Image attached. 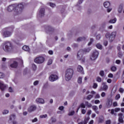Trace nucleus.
Here are the masks:
<instances>
[{
	"label": "nucleus",
	"mask_w": 124,
	"mask_h": 124,
	"mask_svg": "<svg viewBox=\"0 0 124 124\" xmlns=\"http://www.w3.org/2000/svg\"><path fill=\"white\" fill-rule=\"evenodd\" d=\"M15 8H17V10L18 12H22V10L24 9V5H23V4L21 3L18 4L16 7L15 4L10 5L7 8V10L9 12H12Z\"/></svg>",
	"instance_id": "1"
},
{
	"label": "nucleus",
	"mask_w": 124,
	"mask_h": 124,
	"mask_svg": "<svg viewBox=\"0 0 124 124\" xmlns=\"http://www.w3.org/2000/svg\"><path fill=\"white\" fill-rule=\"evenodd\" d=\"M3 50H4V52H6V53H10V52H12L14 50L12 44L9 42L5 43L3 46Z\"/></svg>",
	"instance_id": "2"
},
{
	"label": "nucleus",
	"mask_w": 124,
	"mask_h": 124,
	"mask_svg": "<svg viewBox=\"0 0 124 124\" xmlns=\"http://www.w3.org/2000/svg\"><path fill=\"white\" fill-rule=\"evenodd\" d=\"M74 73V70L72 68L67 69L65 71V79L66 81H69L72 78Z\"/></svg>",
	"instance_id": "3"
},
{
	"label": "nucleus",
	"mask_w": 124,
	"mask_h": 124,
	"mask_svg": "<svg viewBox=\"0 0 124 124\" xmlns=\"http://www.w3.org/2000/svg\"><path fill=\"white\" fill-rule=\"evenodd\" d=\"M14 30V26H11L8 28L7 30L5 31L3 33V35L4 37H9V36H11V34H12V32H13Z\"/></svg>",
	"instance_id": "4"
},
{
	"label": "nucleus",
	"mask_w": 124,
	"mask_h": 124,
	"mask_svg": "<svg viewBox=\"0 0 124 124\" xmlns=\"http://www.w3.org/2000/svg\"><path fill=\"white\" fill-rule=\"evenodd\" d=\"M98 51L95 50L92 53V55L90 57L91 61H95L97 57H98Z\"/></svg>",
	"instance_id": "5"
},
{
	"label": "nucleus",
	"mask_w": 124,
	"mask_h": 124,
	"mask_svg": "<svg viewBox=\"0 0 124 124\" xmlns=\"http://www.w3.org/2000/svg\"><path fill=\"white\" fill-rule=\"evenodd\" d=\"M45 61V58L43 57H36L34 59V62L36 63H43V62Z\"/></svg>",
	"instance_id": "6"
},
{
	"label": "nucleus",
	"mask_w": 124,
	"mask_h": 124,
	"mask_svg": "<svg viewBox=\"0 0 124 124\" xmlns=\"http://www.w3.org/2000/svg\"><path fill=\"white\" fill-rule=\"evenodd\" d=\"M83 50H79L78 53V59L79 61H82V62H85V59L84 58L82 59V58L83 57Z\"/></svg>",
	"instance_id": "7"
},
{
	"label": "nucleus",
	"mask_w": 124,
	"mask_h": 124,
	"mask_svg": "<svg viewBox=\"0 0 124 124\" xmlns=\"http://www.w3.org/2000/svg\"><path fill=\"white\" fill-rule=\"evenodd\" d=\"M59 79V77L57 75L52 74L50 75L48 78L49 81L50 82H55Z\"/></svg>",
	"instance_id": "8"
},
{
	"label": "nucleus",
	"mask_w": 124,
	"mask_h": 124,
	"mask_svg": "<svg viewBox=\"0 0 124 124\" xmlns=\"http://www.w3.org/2000/svg\"><path fill=\"white\" fill-rule=\"evenodd\" d=\"M117 35V32L113 31L110 34V42H113L115 40V37Z\"/></svg>",
	"instance_id": "9"
},
{
	"label": "nucleus",
	"mask_w": 124,
	"mask_h": 124,
	"mask_svg": "<svg viewBox=\"0 0 124 124\" xmlns=\"http://www.w3.org/2000/svg\"><path fill=\"white\" fill-rule=\"evenodd\" d=\"M36 110V106L35 105H32L28 108V111L29 113H31Z\"/></svg>",
	"instance_id": "10"
},
{
	"label": "nucleus",
	"mask_w": 124,
	"mask_h": 124,
	"mask_svg": "<svg viewBox=\"0 0 124 124\" xmlns=\"http://www.w3.org/2000/svg\"><path fill=\"white\" fill-rule=\"evenodd\" d=\"M113 102V100L111 98L108 99L106 102V106L108 108H110L112 106V103Z\"/></svg>",
	"instance_id": "11"
},
{
	"label": "nucleus",
	"mask_w": 124,
	"mask_h": 124,
	"mask_svg": "<svg viewBox=\"0 0 124 124\" xmlns=\"http://www.w3.org/2000/svg\"><path fill=\"white\" fill-rule=\"evenodd\" d=\"M102 85L103 87H101V91H104L105 92L108 90V86L106 85V82H103Z\"/></svg>",
	"instance_id": "12"
},
{
	"label": "nucleus",
	"mask_w": 124,
	"mask_h": 124,
	"mask_svg": "<svg viewBox=\"0 0 124 124\" xmlns=\"http://www.w3.org/2000/svg\"><path fill=\"white\" fill-rule=\"evenodd\" d=\"M45 15V9L41 8L39 13V17H43Z\"/></svg>",
	"instance_id": "13"
},
{
	"label": "nucleus",
	"mask_w": 124,
	"mask_h": 124,
	"mask_svg": "<svg viewBox=\"0 0 124 124\" xmlns=\"http://www.w3.org/2000/svg\"><path fill=\"white\" fill-rule=\"evenodd\" d=\"M90 120V117H85L84 118V121H81L80 122H79L78 124H88V122Z\"/></svg>",
	"instance_id": "14"
},
{
	"label": "nucleus",
	"mask_w": 124,
	"mask_h": 124,
	"mask_svg": "<svg viewBox=\"0 0 124 124\" xmlns=\"http://www.w3.org/2000/svg\"><path fill=\"white\" fill-rule=\"evenodd\" d=\"M10 67L12 68H17L18 67V62L14 61L12 64H10Z\"/></svg>",
	"instance_id": "15"
},
{
	"label": "nucleus",
	"mask_w": 124,
	"mask_h": 124,
	"mask_svg": "<svg viewBox=\"0 0 124 124\" xmlns=\"http://www.w3.org/2000/svg\"><path fill=\"white\" fill-rule=\"evenodd\" d=\"M77 71L78 72H80V73H82V74H84V70L82 66L80 65H78L77 67Z\"/></svg>",
	"instance_id": "16"
},
{
	"label": "nucleus",
	"mask_w": 124,
	"mask_h": 124,
	"mask_svg": "<svg viewBox=\"0 0 124 124\" xmlns=\"http://www.w3.org/2000/svg\"><path fill=\"white\" fill-rule=\"evenodd\" d=\"M83 0H78V2L76 5L78 10H81V9H82V7L80 6V4L83 3Z\"/></svg>",
	"instance_id": "17"
},
{
	"label": "nucleus",
	"mask_w": 124,
	"mask_h": 124,
	"mask_svg": "<svg viewBox=\"0 0 124 124\" xmlns=\"http://www.w3.org/2000/svg\"><path fill=\"white\" fill-rule=\"evenodd\" d=\"M46 29L48 31V32H52V31H55L54 28H53L52 26L50 25L47 26Z\"/></svg>",
	"instance_id": "18"
},
{
	"label": "nucleus",
	"mask_w": 124,
	"mask_h": 124,
	"mask_svg": "<svg viewBox=\"0 0 124 124\" xmlns=\"http://www.w3.org/2000/svg\"><path fill=\"white\" fill-rule=\"evenodd\" d=\"M6 89V85L3 84L2 82H0V89L1 91H5Z\"/></svg>",
	"instance_id": "19"
},
{
	"label": "nucleus",
	"mask_w": 124,
	"mask_h": 124,
	"mask_svg": "<svg viewBox=\"0 0 124 124\" xmlns=\"http://www.w3.org/2000/svg\"><path fill=\"white\" fill-rule=\"evenodd\" d=\"M87 39L86 37H79L77 39V42H81V41H85Z\"/></svg>",
	"instance_id": "20"
},
{
	"label": "nucleus",
	"mask_w": 124,
	"mask_h": 124,
	"mask_svg": "<svg viewBox=\"0 0 124 124\" xmlns=\"http://www.w3.org/2000/svg\"><path fill=\"white\" fill-rule=\"evenodd\" d=\"M23 50L24 51H26V52H28L29 53H30L31 52V49H30V47L27 46H24L22 47Z\"/></svg>",
	"instance_id": "21"
},
{
	"label": "nucleus",
	"mask_w": 124,
	"mask_h": 124,
	"mask_svg": "<svg viewBox=\"0 0 124 124\" xmlns=\"http://www.w3.org/2000/svg\"><path fill=\"white\" fill-rule=\"evenodd\" d=\"M98 123L99 124H102V123H104V117L103 116L101 115L99 117Z\"/></svg>",
	"instance_id": "22"
},
{
	"label": "nucleus",
	"mask_w": 124,
	"mask_h": 124,
	"mask_svg": "<svg viewBox=\"0 0 124 124\" xmlns=\"http://www.w3.org/2000/svg\"><path fill=\"white\" fill-rule=\"evenodd\" d=\"M92 109H93V111L95 112L98 115L99 114V111L97 110H98V107L96 106H93L92 107Z\"/></svg>",
	"instance_id": "23"
},
{
	"label": "nucleus",
	"mask_w": 124,
	"mask_h": 124,
	"mask_svg": "<svg viewBox=\"0 0 124 124\" xmlns=\"http://www.w3.org/2000/svg\"><path fill=\"white\" fill-rule=\"evenodd\" d=\"M36 102H39V103L43 104L44 103V100L42 98H38L36 99Z\"/></svg>",
	"instance_id": "24"
},
{
	"label": "nucleus",
	"mask_w": 124,
	"mask_h": 124,
	"mask_svg": "<svg viewBox=\"0 0 124 124\" xmlns=\"http://www.w3.org/2000/svg\"><path fill=\"white\" fill-rule=\"evenodd\" d=\"M104 5L105 6V7H106V8H108V7H109V6H110V2L109 1H106L104 3Z\"/></svg>",
	"instance_id": "25"
},
{
	"label": "nucleus",
	"mask_w": 124,
	"mask_h": 124,
	"mask_svg": "<svg viewBox=\"0 0 124 124\" xmlns=\"http://www.w3.org/2000/svg\"><path fill=\"white\" fill-rule=\"evenodd\" d=\"M95 46L98 49H99L100 50H102V45L100 43H97V44H96Z\"/></svg>",
	"instance_id": "26"
},
{
	"label": "nucleus",
	"mask_w": 124,
	"mask_h": 124,
	"mask_svg": "<svg viewBox=\"0 0 124 124\" xmlns=\"http://www.w3.org/2000/svg\"><path fill=\"white\" fill-rule=\"evenodd\" d=\"M92 50V47H88L87 48H85L84 50L83 51V53H84V52L85 53H89L90 51Z\"/></svg>",
	"instance_id": "27"
},
{
	"label": "nucleus",
	"mask_w": 124,
	"mask_h": 124,
	"mask_svg": "<svg viewBox=\"0 0 124 124\" xmlns=\"http://www.w3.org/2000/svg\"><path fill=\"white\" fill-rule=\"evenodd\" d=\"M118 11L119 13H122V11H123V4H120L119 5Z\"/></svg>",
	"instance_id": "28"
},
{
	"label": "nucleus",
	"mask_w": 124,
	"mask_h": 124,
	"mask_svg": "<svg viewBox=\"0 0 124 124\" xmlns=\"http://www.w3.org/2000/svg\"><path fill=\"white\" fill-rule=\"evenodd\" d=\"M117 22V18H115L113 19H110L108 23L110 24H115Z\"/></svg>",
	"instance_id": "29"
},
{
	"label": "nucleus",
	"mask_w": 124,
	"mask_h": 124,
	"mask_svg": "<svg viewBox=\"0 0 124 124\" xmlns=\"http://www.w3.org/2000/svg\"><path fill=\"white\" fill-rule=\"evenodd\" d=\"M15 119H16V115H15L14 114L11 115L10 116L9 119L10 121H12V120H15Z\"/></svg>",
	"instance_id": "30"
},
{
	"label": "nucleus",
	"mask_w": 124,
	"mask_h": 124,
	"mask_svg": "<svg viewBox=\"0 0 124 124\" xmlns=\"http://www.w3.org/2000/svg\"><path fill=\"white\" fill-rule=\"evenodd\" d=\"M79 108H86V105L85 104H84V103H81L79 107V108L78 109V110L77 112H78V110H79Z\"/></svg>",
	"instance_id": "31"
},
{
	"label": "nucleus",
	"mask_w": 124,
	"mask_h": 124,
	"mask_svg": "<svg viewBox=\"0 0 124 124\" xmlns=\"http://www.w3.org/2000/svg\"><path fill=\"white\" fill-rule=\"evenodd\" d=\"M85 103L86 106H87V107H88V108L92 107V104L89 103V102L86 101Z\"/></svg>",
	"instance_id": "32"
},
{
	"label": "nucleus",
	"mask_w": 124,
	"mask_h": 124,
	"mask_svg": "<svg viewBox=\"0 0 124 124\" xmlns=\"http://www.w3.org/2000/svg\"><path fill=\"white\" fill-rule=\"evenodd\" d=\"M47 4L50 6V7H52V8H54V7H56V4L53 3L51 2L48 3Z\"/></svg>",
	"instance_id": "33"
},
{
	"label": "nucleus",
	"mask_w": 124,
	"mask_h": 124,
	"mask_svg": "<svg viewBox=\"0 0 124 124\" xmlns=\"http://www.w3.org/2000/svg\"><path fill=\"white\" fill-rule=\"evenodd\" d=\"M118 122H119V123H120L121 124H124V121L123 117H119Z\"/></svg>",
	"instance_id": "34"
},
{
	"label": "nucleus",
	"mask_w": 124,
	"mask_h": 124,
	"mask_svg": "<svg viewBox=\"0 0 124 124\" xmlns=\"http://www.w3.org/2000/svg\"><path fill=\"white\" fill-rule=\"evenodd\" d=\"M93 95H89L86 97V99L87 100H91V99H92V98H93Z\"/></svg>",
	"instance_id": "35"
},
{
	"label": "nucleus",
	"mask_w": 124,
	"mask_h": 124,
	"mask_svg": "<svg viewBox=\"0 0 124 124\" xmlns=\"http://www.w3.org/2000/svg\"><path fill=\"white\" fill-rule=\"evenodd\" d=\"M78 84H82V77H79L78 78Z\"/></svg>",
	"instance_id": "36"
},
{
	"label": "nucleus",
	"mask_w": 124,
	"mask_h": 124,
	"mask_svg": "<svg viewBox=\"0 0 124 124\" xmlns=\"http://www.w3.org/2000/svg\"><path fill=\"white\" fill-rule=\"evenodd\" d=\"M75 114V111L74 110L70 111L68 113V116H73Z\"/></svg>",
	"instance_id": "37"
},
{
	"label": "nucleus",
	"mask_w": 124,
	"mask_h": 124,
	"mask_svg": "<svg viewBox=\"0 0 124 124\" xmlns=\"http://www.w3.org/2000/svg\"><path fill=\"white\" fill-rule=\"evenodd\" d=\"M97 82H98L99 83L101 82V81H102V79H101V78L99 77H97L96 78Z\"/></svg>",
	"instance_id": "38"
},
{
	"label": "nucleus",
	"mask_w": 124,
	"mask_h": 124,
	"mask_svg": "<svg viewBox=\"0 0 124 124\" xmlns=\"http://www.w3.org/2000/svg\"><path fill=\"white\" fill-rule=\"evenodd\" d=\"M110 69H111V71L115 72L117 70V67L113 66L111 67Z\"/></svg>",
	"instance_id": "39"
},
{
	"label": "nucleus",
	"mask_w": 124,
	"mask_h": 124,
	"mask_svg": "<svg viewBox=\"0 0 124 124\" xmlns=\"http://www.w3.org/2000/svg\"><path fill=\"white\" fill-rule=\"evenodd\" d=\"M47 114L42 115L40 116V119H45V118H47Z\"/></svg>",
	"instance_id": "40"
},
{
	"label": "nucleus",
	"mask_w": 124,
	"mask_h": 124,
	"mask_svg": "<svg viewBox=\"0 0 124 124\" xmlns=\"http://www.w3.org/2000/svg\"><path fill=\"white\" fill-rule=\"evenodd\" d=\"M110 34L109 33H106L105 35L106 38L109 39V41H110Z\"/></svg>",
	"instance_id": "41"
},
{
	"label": "nucleus",
	"mask_w": 124,
	"mask_h": 124,
	"mask_svg": "<svg viewBox=\"0 0 124 124\" xmlns=\"http://www.w3.org/2000/svg\"><path fill=\"white\" fill-rule=\"evenodd\" d=\"M99 75H100V76H101V77H104V71H101L100 72Z\"/></svg>",
	"instance_id": "42"
},
{
	"label": "nucleus",
	"mask_w": 124,
	"mask_h": 124,
	"mask_svg": "<svg viewBox=\"0 0 124 124\" xmlns=\"http://www.w3.org/2000/svg\"><path fill=\"white\" fill-rule=\"evenodd\" d=\"M52 62H53V60L52 59H49L47 62L48 65H51V64L52 63Z\"/></svg>",
	"instance_id": "43"
},
{
	"label": "nucleus",
	"mask_w": 124,
	"mask_h": 124,
	"mask_svg": "<svg viewBox=\"0 0 124 124\" xmlns=\"http://www.w3.org/2000/svg\"><path fill=\"white\" fill-rule=\"evenodd\" d=\"M9 113V111L8 110H4L2 112L3 115H5V114H8Z\"/></svg>",
	"instance_id": "44"
},
{
	"label": "nucleus",
	"mask_w": 124,
	"mask_h": 124,
	"mask_svg": "<svg viewBox=\"0 0 124 124\" xmlns=\"http://www.w3.org/2000/svg\"><path fill=\"white\" fill-rule=\"evenodd\" d=\"M100 38H101V35H100V34H98L96 36V39L97 40H99Z\"/></svg>",
	"instance_id": "45"
},
{
	"label": "nucleus",
	"mask_w": 124,
	"mask_h": 124,
	"mask_svg": "<svg viewBox=\"0 0 124 124\" xmlns=\"http://www.w3.org/2000/svg\"><path fill=\"white\" fill-rule=\"evenodd\" d=\"M93 42V38H90V42L88 43V46L91 45Z\"/></svg>",
	"instance_id": "46"
},
{
	"label": "nucleus",
	"mask_w": 124,
	"mask_h": 124,
	"mask_svg": "<svg viewBox=\"0 0 124 124\" xmlns=\"http://www.w3.org/2000/svg\"><path fill=\"white\" fill-rule=\"evenodd\" d=\"M121 97V95L120 94H117L116 95L115 98L116 100H118Z\"/></svg>",
	"instance_id": "47"
},
{
	"label": "nucleus",
	"mask_w": 124,
	"mask_h": 124,
	"mask_svg": "<svg viewBox=\"0 0 124 124\" xmlns=\"http://www.w3.org/2000/svg\"><path fill=\"white\" fill-rule=\"evenodd\" d=\"M38 83H39L38 80L35 81L33 83L34 86H37V85H38Z\"/></svg>",
	"instance_id": "48"
},
{
	"label": "nucleus",
	"mask_w": 124,
	"mask_h": 124,
	"mask_svg": "<svg viewBox=\"0 0 124 124\" xmlns=\"http://www.w3.org/2000/svg\"><path fill=\"white\" fill-rule=\"evenodd\" d=\"M32 67L33 70H36V65L34 64H32Z\"/></svg>",
	"instance_id": "49"
},
{
	"label": "nucleus",
	"mask_w": 124,
	"mask_h": 124,
	"mask_svg": "<svg viewBox=\"0 0 124 124\" xmlns=\"http://www.w3.org/2000/svg\"><path fill=\"white\" fill-rule=\"evenodd\" d=\"M52 123L54 124V123H56L57 122V120L55 118H51V119Z\"/></svg>",
	"instance_id": "50"
},
{
	"label": "nucleus",
	"mask_w": 124,
	"mask_h": 124,
	"mask_svg": "<svg viewBox=\"0 0 124 124\" xmlns=\"http://www.w3.org/2000/svg\"><path fill=\"white\" fill-rule=\"evenodd\" d=\"M73 48H77V47H78V44H73L72 45Z\"/></svg>",
	"instance_id": "51"
},
{
	"label": "nucleus",
	"mask_w": 124,
	"mask_h": 124,
	"mask_svg": "<svg viewBox=\"0 0 124 124\" xmlns=\"http://www.w3.org/2000/svg\"><path fill=\"white\" fill-rule=\"evenodd\" d=\"M97 83H93V89H96V88H97Z\"/></svg>",
	"instance_id": "52"
},
{
	"label": "nucleus",
	"mask_w": 124,
	"mask_h": 124,
	"mask_svg": "<svg viewBox=\"0 0 124 124\" xmlns=\"http://www.w3.org/2000/svg\"><path fill=\"white\" fill-rule=\"evenodd\" d=\"M105 95H106L105 92H102L101 94V96H102V97H105Z\"/></svg>",
	"instance_id": "53"
},
{
	"label": "nucleus",
	"mask_w": 124,
	"mask_h": 124,
	"mask_svg": "<svg viewBox=\"0 0 124 124\" xmlns=\"http://www.w3.org/2000/svg\"><path fill=\"white\" fill-rule=\"evenodd\" d=\"M113 107H117V106H118V103H117V102H113Z\"/></svg>",
	"instance_id": "54"
},
{
	"label": "nucleus",
	"mask_w": 124,
	"mask_h": 124,
	"mask_svg": "<svg viewBox=\"0 0 124 124\" xmlns=\"http://www.w3.org/2000/svg\"><path fill=\"white\" fill-rule=\"evenodd\" d=\"M104 45L105 46H107V45H108V41H106V40H105L104 41Z\"/></svg>",
	"instance_id": "55"
},
{
	"label": "nucleus",
	"mask_w": 124,
	"mask_h": 124,
	"mask_svg": "<svg viewBox=\"0 0 124 124\" xmlns=\"http://www.w3.org/2000/svg\"><path fill=\"white\" fill-rule=\"evenodd\" d=\"M114 111H115V109H112L111 110V112L110 113H111V114H112V115L114 114V115H117V114L114 113Z\"/></svg>",
	"instance_id": "56"
},
{
	"label": "nucleus",
	"mask_w": 124,
	"mask_h": 124,
	"mask_svg": "<svg viewBox=\"0 0 124 124\" xmlns=\"http://www.w3.org/2000/svg\"><path fill=\"white\" fill-rule=\"evenodd\" d=\"M64 109V107L63 106H61L59 108V110H61V111H62Z\"/></svg>",
	"instance_id": "57"
},
{
	"label": "nucleus",
	"mask_w": 124,
	"mask_h": 124,
	"mask_svg": "<svg viewBox=\"0 0 124 124\" xmlns=\"http://www.w3.org/2000/svg\"><path fill=\"white\" fill-rule=\"evenodd\" d=\"M86 110H85V109H82L81 110V113H82V114H83V115H85V114H86Z\"/></svg>",
	"instance_id": "58"
},
{
	"label": "nucleus",
	"mask_w": 124,
	"mask_h": 124,
	"mask_svg": "<svg viewBox=\"0 0 124 124\" xmlns=\"http://www.w3.org/2000/svg\"><path fill=\"white\" fill-rule=\"evenodd\" d=\"M4 77V75L2 73H0V79L3 78Z\"/></svg>",
	"instance_id": "59"
},
{
	"label": "nucleus",
	"mask_w": 124,
	"mask_h": 124,
	"mask_svg": "<svg viewBox=\"0 0 124 124\" xmlns=\"http://www.w3.org/2000/svg\"><path fill=\"white\" fill-rule=\"evenodd\" d=\"M120 110H121V108H115L114 111H115V112H119V111H120Z\"/></svg>",
	"instance_id": "60"
},
{
	"label": "nucleus",
	"mask_w": 124,
	"mask_h": 124,
	"mask_svg": "<svg viewBox=\"0 0 124 124\" xmlns=\"http://www.w3.org/2000/svg\"><path fill=\"white\" fill-rule=\"evenodd\" d=\"M95 104H98V103H100V101L99 100H96L94 101Z\"/></svg>",
	"instance_id": "61"
},
{
	"label": "nucleus",
	"mask_w": 124,
	"mask_h": 124,
	"mask_svg": "<svg viewBox=\"0 0 124 124\" xmlns=\"http://www.w3.org/2000/svg\"><path fill=\"white\" fill-rule=\"evenodd\" d=\"M119 92H120V93H124V89L120 88L119 89Z\"/></svg>",
	"instance_id": "62"
},
{
	"label": "nucleus",
	"mask_w": 124,
	"mask_h": 124,
	"mask_svg": "<svg viewBox=\"0 0 124 124\" xmlns=\"http://www.w3.org/2000/svg\"><path fill=\"white\" fill-rule=\"evenodd\" d=\"M36 122H37V118H35L32 120V123H36Z\"/></svg>",
	"instance_id": "63"
},
{
	"label": "nucleus",
	"mask_w": 124,
	"mask_h": 124,
	"mask_svg": "<svg viewBox=\"0 0 124 124\" xmlns=\"http://www.w3.org/2000/svg\"><path fill=\"white\" fill-rule=\"evenodd\" d=\"M106 124H111V120H107L106 122Z\"/></svg>",
	"instance_id": "64"
}]
</instances>
